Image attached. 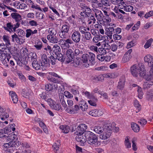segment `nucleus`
I'll use <instances>...</instances> for the list:
<instances>
[{
    "label": "nucleus",
    "instance_id": "62",
    "mask_svg": "<svg viewBox=\"0 0 153 153\" xmlns=\"http://www.w3.org/2000/svg\"><path fill=\"white\" fill-rule=\"evenodd\" d=\"M7 54H5V53H2L0 55V60L1 61L7 58Z\"/></svg>",
    "mask_w": 153,
    "mask_h": 153
},
{
    "label": "nucleus",
    "instance_id": "55",
    "mask_svg": "<svg viewBox=\"0 0 153 153\" xmlns=\"http://www.w3.org/2000/svg\"><path fill=\"white\" fill-rule=\"evenodd\" d=\"M64 95L68 98L70 99L73 97L72 95L68 91H65L64 93Z\"/></svg>",
    "mask_w": 153,
    "mask_h": 153
},
{
    "label": "nucleus",
    "instance_id": "26",
    "mask_svg": "<svg viewBox=\"0 0 153 153\" xmlns=\"http://www.w3.org/2000/svg\"><path fill=\"white\" fill-rule=\"evenodd\" d=\"M60 128L62 130V131L65 133H67L70 130L69 126H68L61 125L60 126Z\"/></svg>",
    "mask_w": 153,
    "mask_h": 153
},
{
    "label": "nucleus",
    "instance_id": "2",
    "mask_svg": "<svg viewBox=\"0 0 153 153\" xmlns=\"http://www.w3.org/2000/svg\"><path fill=\"white\" fill-rule=\"evenodd\" d=\"M112 126L110 124L105 126V130L103 133L99 136L100 139L102 140H106L109 138L111 135L112 129Z\"/></svg>",
    "mask_w": 153,
    "mask_h": 153
},
{
    "label": "nucleus",
    "instance_id": "51",
    "mask_svg": "<svg viewBox=\"0 0 153 153\" xmlns=\"http://www.w3.org/2000/svg\"><path fill=\"white\" fill-rule=\"evenodd\" d=\"M102 47H103L104 48L105 50H109L111 48V46L109 44L108 42H105L103 43L102 44Z\"/></svg>",
    "mask_w": 153,
    "mask_h": 153
},
{
    "label": "nucleus",
    "instance_id": "14",
    "mask_svg": "<svg viewBox=\"0 0 153 153\" xmlns=\"http://www.w3.org/2000/svg\"><path fill=\"white\" fill-rule=\"evenodd\" d=\"M145 62L148 63V65L150 68L153 67V58L150 55H147L144 58Z\"/></svg>",
    "mask_w": 153,
    "mask_h": 153
},
{
    "label": "nucleus",
    "instance_id": "57",
    "mask_svg": "<svg viewBox=\"0 0 153 153\" xmlns=\"http://www.w3.org/2000/svg\"><path fill=\"white\" fill-rule=\"evenodd\" d=\"M125 143L127 148H129L131 147V143L129 141V140L127 137H126L125 139Z\"/></svg>",
    "mask_w": 153,
    "mask_h": 153
},
{
    "label": "nucleus",
    "instance_id": "48",
    "mask_svg": "<svg viewBox=\"0 0 153 153\" xmlns=\"http://www.w3.org/2000/svg\"><path fill=\"white\" fill-rule=\"evenodd\" d=\"M74 56H77L78 55L80 56L83 53V51H80L78 49H76L74 51Z\"/></svg>",
    "mask_w": 153,
    "mask_h": 153
},
{
    "label": "nucleus",
    "instance_id": "32",
    "mask_svg": "<svg viewBox=\"0 0 153 153\" xmlns=\"http://www.w3.org/2000/svg\"><path fill=\"white\" fill-rule=\"evenodd\" d=\"M120 9H123V10L126 12H130L133 10V7L131 5H127L125 4L124 6H123V7H120Z\"/></svg>",
    "mask_w": 153,
    "mask_h": 153
},
{
    "label": "nucleus",
    "instance_id": "27",
    "mask_svg": "<svg viewBox=\"0 0 153 153\" xmlns=\"http://www.w3.org/2000/svg\"><path fill=\"white\" fill-rule=\"evenodd\" d=\"M8 130L6 128H3V129L0 130V138H3L6 137V136L5 134L7 133Z\"/></svg>",
    "mask_w": 153,
    "mask_h": 153
},
{
    "label": "nucleus",
    "instance_id": "1",
    "mask_svg": "<svg viewBox=\"0 0 153 153\" xmlns=\"http://www.w3.org/2000/svg\"><path fill=\"white\" fill-rule=\"evenodd\" d=\"M85 137L87 139L88 143L96 147L99 145L98 141V138L96 135L90 131L86 132L85 134Z\"/></svg>",
    "mask_w": 153,
    "mask_h": 153
},
{
    "label": "nucleus",
    "instance_id": "36",
    "mask_svg": "<svg viewBox=\"0 0 153 153\" xmlns=\"http://www.w3.org/2000/svg\"><path fill=\"white\" fill-rule=\"evenodd\" d=\"M53 50L56 54L61 53V50L60 47L57 45H54L53 48Z\"/></svg>",
    "mask_w": 153,
    "mask_h": 153
},
{
    "label": "nucleus",
    "instance_id": "29",
    "mask_svg": "<svg viewBox=\"0 0 153 153\" xmlns=\"http://www.w3.org/2000/svg\"><path fill=\"white\" fill-rule=\"evenodd\" d=\"M139 75L141 77H143L146 74V70L143 66H142L140 67H139Z\"/></svg>",
    "mask_w": 153,
    "mask_h": 153
},
{
    "label": "nucleus",
    "instance_id": "8",
    "mask_svg": "<svg viewBox=\"0 0 153 153\" xmlns=\"http://www.w3.org/2000/svg\"><path fill=\"white\" fill-rule=\"evenodd\" d=\"M77 129L75 134L77 135H81L85 132V130L87 128V126L85 124H81L77 127Z\"/></svg>",
    "mask_w": 153,
    "mask_h": 153
},
{
    "label": "nucleus",
    "instance_id": "10",
    "mask_svg": "<svg viewBox=\"0 0 153 153\" xmlns=\"http://www.w3.org/2000/svg\"><path fill=\"white\" fill-rule=\"evenodd\" d=\"M12 18L15 20L17 23H20L19 22L22 21V24H23V22L22 20V16L19 14L16 13H13L11 14Z\"/></svg>",
    "mask_w": 153,
    "mask_h": 153
},
{
    "label": "nucleus",
    "instance_id": "9",
    "mask_svg": "<svg viewBox=\"0 0 153 153\" xmlns=\"http://www.w3.org/2000/svg\"><path fill=\"white\" fill-rule=\"evenodd\" d=\"M132 51V49L128 50L125 53L123 57L122 61L123 63H126L128 62L131 59V53Z\"/></svg>",
    "mask_w": 153,
    "mask_h": 153
},
{
    "label": "nucleus",
    "instance_id": "5",
    "mask_svg": "<svg viewBox=\"0 0 153 153\" xmlns=\"http://www.w3.org/2000/svg\"><path fill=\"white\" fill-rule=\"evenodd\" d=\"M73 43L72 40L69 39H68L66 40L61 39L60 40V45L62 48L65 49L69 48L70 47L69 44H72Z\"/></svg>",
    "mask_w": 153,
    "mask_h": 153
},
{
    "label": "nucleus",
    "instance_id": "23",
    "mask_svg": "<svg viewBox=\"0 0 153 153\" xmlns=\"http://www.w3.org/2000/svg\"><path fill=\"white\" fill-rule=\"evenodd\" d=\"M16 135L13 132L10 134L8 136H7V140L9 142H14L15 140L16 139Z\"/></svg>",
    "mask_w": 153,
    "mask_h": 153
},
{
    "label": "nucleus",
    "instance_id": "12",
    "mask_svg": "<svg viewBox=\"0 0 153 153\" xmlns=\"http://www.w3.org/2000/svg\"><path fill=\"white\" fill-rule=\"evenodd\" d=\"M130 71L132 75L134 76L137 77L139 71V67H137L136 64L133 65L130 68Z\"/></svg>",
    "mask_w": 153,
    "mask_h": 153
},
{
    "label": "nucleus",
    "instance_id": "24",
    "mask_svg": "<svg viewBox=\"0 0 153 153\" xmlns=\"http://www.w3.org/2000/svg\"><path fill=\"white\" fill-rule=\"evenodd\" d=\"M90 99V100L88 101L89 103L91 106H96L97 105L96 102L97 101V98L94 96Z\"/></svg>",
    "mask_w": 153,
    "mask_h": 153
},
{
    "label": "nucleus",
    "instance_id": "42",
    "mask_svg": "<svg viewBox=\"0 0 153 153\" xmlns=\"http://www.w3.org/2000/svg\"><path fill=\"white\" fill-rule=\"evenodd\" d=\"M42 59L45 64H47L48 63V59L46 54H43L42 55Z\"/></svg>",
    "mask_w": 153,
    "mask_h": 153
},
{
    "label": "nucleus",
    "instance_id": "19",
    "mask_svg": "<svg viewBox=\"0 0 153 153\" xmlns=\"http://www.w3.org/2000/svg\"><path fill=\"white\" fill-rule=\"evenodd\" d=\"M47 38L50 42L53 43H56L58 41V37L56 35L54 36L48 35Z\"/></svg>",
    "mask_w": 153,
    "mask_h": 153
},
{
    "label": "nucleus",
    "instance_id": "52",
    "mask_svg": "<svg viewBox=\"0 0 153 153\" xmlns=\"http://www.w3.org/2000/svg\"><path fill=\"white\" fill-rule=\"evenodd\" d=\"M49 105V106L51 107L53 106L54 104H55L56 102L54 101L51 98H49L47 101Z\"/></svg>",
    "mask_w": 153,
    "mask_h": 153
},
{
    "label": "nucleus",
    "instance_id": "33",
    "mask_svg": "<svg viewBox=\"0 0 153 153\" xmlns=\"http://www.w3.org/2000/svg\"><path fill=\"white\" fill-rule=\"evenodd\" d=\"M56 59L52 56L48 57L49 64H51L52 65H54L56 64Z\"/></svg>",
    "mask_w": 153,
    "mask_h": 153
},
{
    "label": "nucleus",
    "instance_id": "18",
    "mask_svg": "<svg viewBox=\"0 0 153 153\" xmlns=\"http://www.w3.org/2000/svg\"><path fill=\"white\" fill-rule=\"evenodd\" d=\"M79 109V106L77 105H76L74 106V107H72L71 108H68V107H67L66 109V111L68 113L70 114H74L75 113V111H78Z\"/></svg>",
    "mask_w": 153,
    "mask_h": 153
},
{
    "label": "nucleus",
    "instance_id": "61",
    "mask_svg": "<svg viewBox=\"0 0 153 153\" xmlns=\"http://www.w3.org/2000/svg\"><path fill=\"white\" fill-rule=\"evenodd\" d=\"M140 25V21H138L137 23L135 24L134 26L133 27H132V29L134 31V30H136L138 29V28L139 27V26Z\"/></svg>",
    "mask_w": 153,
    "mask_h": 153
},
{
    "label": "nucleus",
    "instance_id": "50",
    "mask_svg": "<svg viewBox=\"0 0 153 153\" xmlns=\"http://www.w3.org/2000/svg\"><path fill=\"white\" fill-rule=\"evenodd\" d=\"M52 109L55 110H59L61 108V105L59 104H54L52 107H51Z\"/></svg>",
    "mask_w": 153,
    "mask_h": 153
},
{
    "label": "nucleus",
    "instance_id": "30",
    "mask_svg": "<svg viewBox=\"0 0 153 153\" xmlns=\"http://www.w3.org/2000/svg\"><path fill=\"white\" fill-rule=\"evenodd\" d=\"M56 55V59H58V60L62 62H63L65 60V56H63L61 53H57Z\"/></svg>",
    "mask_w": 153,
    "mask_h": 153
},
{
    "label": "nucleus",
    "instance_id": "17",
    "mask_svg": "<svg viewBox=\"0 0 153 153\" xmlns=\"http://www.w3.org/2000/svg\"><path fill=\"white\" fill-rule=\"evenodd\" d=\"M95 14L97 19V20H103L104 18H105V17H104L102 12L98 10H96Z\"/></svg>",
    "mask_w": 153,
    "mask_h": 153
},
{
    "label": "nucleus",
    "instance_id": "35",
    "mask_svg": "<svg viewBox=\"0 0 153 153\" xmlns=\"http://www.w3.org/2000/svg\"><path fill=\"white\" fill-rule=\"evenodd\" d=\"M3 41L5 42L7 45H10L11 43L10 40V37L7 35H4L3 36Z\"/></svg>",
    "mask_w": 153,
    "mask_h": 153
},
{
    "label": "nucleus",
    "instance_id": "63",
    "mask_svg": "<svg viewBox=\"0 0 153 153\" xmlns=\"http://www.w3.org/2000/svg\"><path fill=\"white\" fill-rule=\"evenodd\" d=\"M26 36L27 38L29 37L32 34V30L30 29H27L26 30Z\"/></svg>",
    "mask_w": 153,
    "mask_h": 153
},
{
    "label": "nucleus",
    "instance_id": "16",
    "mask_svg": "<svg viewBox=\"0 0 153 153\" xmlns=\"http://www.w3.org/2000/svg\"><path fill=\"white\" fill-rule=\"evenodd\" d=\"M146 80H151L153 77V67L150 68L149 73H147L143 77Z\"/></svg>",
    "mask_w": 153,
    "mask_h": 153
},
{
    "label": "nucleus",
    "instance_id": "13",
    "mask_svg": "<svg viewBox=\"0 0 153 153\" xmlns=\"http://www.w3.org/2000/svg\"><path fill=\"white\" fill-rule=\"evenodd\" d=\"M89 114L92 116L99 117L102 115L103 112L100 110L95 109L89 111Z\"/></svg>",
    "mask_w": 153,
    "mask_h": 153
},
{
    "label": "nucleus",
    "instance_id": "4",
    "mask_svg": "<svg viewBox=\"0 0 153 153\" xmlns=\"http://www.w3.org/2000/svg\"><path fill=\"white\" fill-rule=\"evenodd\" d=\"M65 61L68 63L71 62L74 60V51L71 49H68L66 52V54L65 55Z\"/></svg>",
    "mask_w": 153,
    "mask_h": 153
},
{
    "label": "nucleus",
    "instance_id": "21",
    "mask_svg": "<svg viewBox=\"0 0 153 153\" xmlns=\"http://www.w3.org/2000/svg\"><path fill=\"white\" fill-rule=\"evenodd\" d=\"M9 93L11 96V99L13 103L16 104L18 101V98L16 93L13 91H10Z\"/></svg>",
    "mask_w": 153,
    "mask_h": 153
},
{
    "label": "nucleus",
    "instance_id": "25",
    "mask_svg": "<svg viewBox=\"0 0 153 153\" xmlns=\"http://www.w3.org/2000/svg\"><path fill=\"white\" fill-rule=\"evenodd\" d=\"M60 145V141L59 140H58L56 142L54 143L52 147L55 152H56L59 150Z\"/></svg>",
    "mask_w": 153,
    "mask_h": 153
},
{
    "label": "nucleus",
    "instance_id": "6",
    "mask_svg": "<svg viewBox=\"0 0 153 153\" xmlns=\"http://www.w3.org/2000/svg\"><path fill=\"white\" fill-rule=\"evenodd\" d=\"M88 55V64L84 65H85L86 67H88L89 65H94L95 63V55L94 54L91 52H89Z\"/></svg>",
    "mask_w": 153,
    "mask_h": 153
},
{
    "label": "nucleus",
    "instance_id": "31",
    "mask_svg": "<svg viewBox=\"0 0 153 153\" xmlns=\"http://www.w3.org/2000/svg\"><path fill=\"white\" fill-rule=\"evenodd\" d=\"M131 125V128L134 132H137L139 131L140 128L138 125L134 123H132Z\"/></svg>",
    "mask_w": 153,
    "mask_h": 153
},
{
    "label": "nucleus",
    "instance_id": "44",
    "mask_svg": "<svg viewBox=\"0 0 153 153\" xmlns=\"http://www.w3.org/2000/svg\"><path fill=\"white\" fill-rule=\"evenodd\" d=\"M42 46V42L40 41H39L34 45V47L38 50H40Z\"/></svg>",
    "mask_w": 153,
    "mask_h": 153
},
{
    "label": "nucleus",
    "instance_id": "49",
    "mask_svg": "<svg viewBox=\"0 0 153 153\" xmlns=\"http://www.w3.org/2000/svg\"><path fill=\"white\" fill-rule=\"evenodd\" d=\"M58 78V77H51L50 78L49 80L54 83H59L60 82V81Z\"/></svg>",
    "mask_w": 153,
    "mask_h": 153
},
{
    "label": "nucleus",
    "instance_id": "34",
    "mask_svg": "<svg viewBox=\"0 0 153 153\" xmlns=\"http://www.w3.org/2000/svg\"><path fill=\"white\" fill-rule=\"evenodd\" d=\"M59 99L62 105L65 108H66L67 105L65 101L63 95L62 94L61 95L59 96Z\"/></svg>",
    "mask_w": 153,
    "mask_h": 153
},
{
    "label": "nucleus",
    "instance_id": "20",
    "mask_svg": "<svg viewBox=\"0 0 153 153\" xmlns=\"http://www.w3.org/2000/svg\"><path fill=\"white\" fill-rule=\"evenodd\" d=\"M104 126V128L102 126H95L94 128V130L97 133L102 134L105 130V126Z\"/></svg>",
    "mask_w": 153,
    "mask_h": 153
},
{
    "label": "nucleus",
    "instance_id": "46",
    "mask_svg": "<svg viewBox=\"0 0 153 153\" xmlns=\"http://www.w3.org/2000/svg\"><path fill=\"white\" fill-rule=\"evenodd\" d=\"M153 41V40L152 38H151L148 40L144 46V48H149L151 45Z\"/></svg>",
    "mask_w": 153,
    "mask_h": 153
},
{
    "label": "nucleus",
    "instance_id": "37",
    "mask_svg": "<svg viewBox=\"0 0 153 153\" xmlns=\"http://www.w3.org/2000/svg\"><path fill=\"white\" fill-rule=\"evenodd\" d=\"M125 0H111V3L114 4H125Z\"/></svg>",
    "mask_w": 153,
    "mask_h": 153
},
{
    "label": "nucleus",
    "instance_id": "45",
    "mask_svg": "<svg viewBox=\"0 0 153 153\" xmlns=\"http://www.w3.org/2000/svg\"><path fill=\"white\" fill-rule=\"evenodd\" d=\"M28 56V58H31V60L33 61H34V60H35L36 58V54L32 52L30 53L29 54Z\"/></svg>",
    "mask_w": 153,
    "mask_h": 153
},
{
    "label": "nucleus",
    "instance_id": "54",
    "mask_svg": "<svg viewBox=\"0 0 153 153\" xmlns=\"http://www.w3.org/2000/svg\"><path fill=\"white\" fill-rule=\"evenodd\" d=\"M9 59L8 58L6 59L1 61L2 63L5 66L9 68L8 63L9 62Z\"/></svg>",
    "mask_w": 153,
    "mask_h": 153
},
{
    "label": "nucleus",
    "instance_id": "28",
    "mask_svg": "<svg viewBox=\"0 0 153 153\" xmlns=\"http://www.w3.org/2000/svg\"><path fill=\"white\" fill-rule=\"evenodd\" d=\"M32 66L36 70H38L40 69V65L38 61L34 60L32 63Z\"/></svg>",
    "mask_w": 153,
    "mask_h": 153
},
{
    "label": "nucleus",
    "instance_id": "60",
    "mask_svg": "<svg viewBox=\"0 0 153 153\" xmlns=\"http://www.w3.org/2000/svg\"><path fill=\"white\" fill-rule=\"evenodd\" d=\"M89 13L88 12H87L85 11H83L82 12H81L80 13V15L81 16H83L85 17H88V15L89 14V13Z\"/></svg>",
    "mask_w": 153,
    "mask_h": 153
},
{
    "label": "nucleus",
    "instance_id": "53",
    "mask_svg": "<svg viewBox=\"0 0 153 153\" xmlns=\"http://www.w3.org/2000/svg\"><path fill=\"white\" fill-rule=\"evenodd\" d=\"M39 97L42 99H44L46 101H47L49 98L44 93H42L39 95Z\"/></svg>",
    "mask_w": 153,
    "mask_h": 153
},
{
    "label": "nucleus",
    "instance_id": "15",
    "mask_svg": "<svg viewBox=\"0 0 153 153\" xmlns=\"http://www.w3.org/2000/svg\"><path fill=\"white\" fill-rule=\"evenodd\" d=\"M78 5L81 8V10L82 11H85L89 13H91V9L85 3H83L79 2Z\"/></svg>",
    "mask_w": 153,
    "mask_h": 153
},
{
    "label": "nucleus",
    "instance_id": "22",
    "mask_svg": "<svg viewBox=\"0 0 153 153\" xmlns=\"http://www.w3.org/2000/svg\"><path fill=\"white\" fill-rule=\"evenodd\" d=\"M125 80L123 78L120 79L118 85L117 86V88L120 90H122L124 86Z\"/></svg>",
    "mask_w": 153,
    "mask_h": 153
},
{
    "label": "nucleus",
    "instance_id": "39",
    "mask_svg": "<svg viewBox=\"0 0 153 153\" xmlns=\"http://www.w3.org/2000/svg\"><path fill=\"white\" fill-rule=\"evenodd\" d=\"M153 85V82H146L143 85V88L144 89H148Z\"/></svg>",
    "mask_w": 153,
    "mask_h": 153
},
{
    "label": "nucleus",
    "instance_id": "56",
    "mask_svg": "<svg viewBox=\"0 0 153 153\" xmlns=\"http://www.w3.org/2000/svg\"><path fill=\"white\" fill-rule=\"evenodd\" d=\"M98 51L101 54H105L107 52V51L104 48H99L98 49Z\"/></svg>",
    "mask_w": 153,
    "mask_h": 153
},
{
    "label": "nucleus",
    "instance_id": "7",
    "mask_svg": "<svg viewBox=\"0 0 153 153\" xmlns=\"http://www.w3.org/2000/svg\"><path fill=\"white\" fill-rule=\"evenodd\" d=\"M72 41L76 43H79L81 40V35L80 33L78 31L75 30L71 35Z\"/></svg>",
    "mask_w": 153,
    "mask_h": 153
},
{
    "label": "nucleus",
    "instance_id": "43",
    "mask_svg": "<svg viewBox=\"0 0 153 153\" xmlns=\"http://www.w3.org/2000/svg\"><path fill=\"white\" fill-rule=\"evenodd\" d=\"M67 33H68L64 32L61 31L59 32V35L61 38L65 39L67 36Z\"/></svg>",
    "mask_w": 153,
    "mask_h": 153
},
{
    "label": "nucleus",
    "instance_id": "40",
    "mask_svg": "<svg viewBox=\"0 0 153 153\" xmlns=\"http://www.w3.org/2000/svg\"><path fill=\"white\" fill-rule=\"evenodd\" d=\"M48 32L49 33L48 35H50L52 36H54L56 35V30L53 28H51L48 30Z\"/></svg>",
    "mask_w": 153,
    "mask_h": 153
},
{
    "label": "nucleus",
    "instance_id": "41",
    "mask_svg": "<svg viewBox=\"0 0 153 153\" xmlns=\"http://www.w3.org/2000/svg\"><path fill=\"white\" fill-rule=\"evenodd\" d=\"M88 54H84L82 55V60L83 63L88 64Z\"/></svg>",
    "mask_w": 153,
    "mask_h": 153
},
{
    "label": "nucleus",
    "instance_id": "3",
    "mask_svg": "<svg viewBox=\"0 0 153 153\" xmlns=\"http://www.w3.org/2000/svg\"><path fill=\"white\" fill-rule=\"evenodd\" d=\"M20 23H16L15 25H13L11 22H9L7 24L6 27H4V30L10 33L13 32H15L16 29L18 28L20 26Z\"/></svg>",
    "mask_w": 153,
    "mask_h": 153
},
{
    "label": "nucleus",
    "instance_id": "59",
    "mask_svg": "<svg viewBox=\"0 0 153 153\" xmlns=\"http://www.w3.org/2000/svg\"><path fill=\"white\" fill-rule=\"evenodd\" d=\"M45 89L47 91H49L52 90L53 87L51 84H47L45 85Z\"/></svg>",
    "mask_w": 153,
    "mask_h": 153
},
{
    "label": "nucleus",
    "instance_id": "64",
    "mask_svg": "<svg viewBox=\"0 0 153 153\" xmlns=\"http://www.w3.org/2000/svg\"><path fill=\"white\" fill-rule=\"evenodd\" d=\"M153 15V11H150L149 12L147 13L144 16L145 18H148Z\"/></svg>",
    "mask_w": 153,
    "mask_h": 153
},
{
    "label": "nucleus",
    "instance_id": "58",
    "mask_svg": "<svg viewBox=\"0 0 153 153\" xmlns=\"http://www.w3.org/2000/svg\"><path fill=\"white\" fill-rule=\"evenodd\" d=\"M85 39L87 40H90L91 39V36L90 33L88 32H86V33L85 34Z\"/></svg>",
    "mask_w": 153,
    "mask_h": 153
},
{
    "label": "nucleus",
    "instance_id": "11",
    "mask_svg": "<svg viewBox=\"0 0 153 153\" xmlns=\"http://www.w3.org/2000/svg\"><path fill=\"white\" fill-rule=\"evenodd\" d=\"M9 45L2 43L0 44V51H5L7 54V55H10L11 52L10 50V47H8Z\"/></svg>",
    "mask_w": 153,
    "mask_h": 153
},
{
    "label": "nucleus",
    "instance_id": "38",
    "mask_svg": "<svg viewBox=\"0 0 153 153\" xmlns=\"http://www.w3.org/2000/svg\"><path fill=\"white\" fill-rule=\"evenodd\" d=\"M70 27V25L69 24L68 25H64L62 26L61 30L64 32L68 33L69 29Z\"/></svg>",
    "mask_w": 153,
    "mask_h": 153
},
{
    "label": "nucleus",
    "instance_id": "47",
    "mask_svg": "<svg viewBox=\"0 0 153 153\" xmlns=\"http://www.w3.org/2000/svg\"><path fill=\"white\" fill-rule=\"evenodd\" d=\"M100 2L102 3L103 6L106 7L110 6V1L108 0H101Z\"/></svg>",
    "mask_w": 153,
    "mask_h": 153
}]
</instances>
